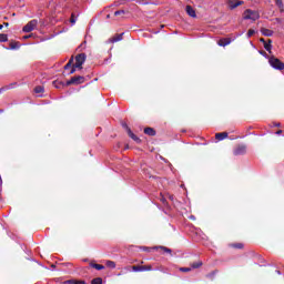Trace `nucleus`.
<instances>
[{
  "mask_svg": "<svg viewBox=\"0 0 284 284\" xmlns=\"http://www.w3.org/2000/svg\"><path fill=\"white\" fill-rule=\"evenodd\" d=\"M243 19L244 21H258V19H261V14L258 13V11L246 9L243 12Z\"/></svg>",
  "mask_w": 284,
  "mask_h": 284,
  "instance_id": "nucleus-1",
  "label": "nucleus"
},
{
  "mask_svg": "<svg viewBox=\"0 0 284 284\" xmlns=\"http://www.w3.org/2000/svg\"><path fill=\"white\" fill-rule=\"evenodd\" d=\"M190 219H191L192 221H194V220H195L194 215H191V216H190Z\"/></svg>",
  "mask_w": 284,
  "mask_h": 284,
  "instance_id": "nucleus-36",
  "label": "nucleus"
},
{
  "mask_svg": "<svg viewBox=\"0 0 284 284\" xmlns=\"http://www.w3.org/2000/svg\"><path fill=\"white\" fill-rule=\"evenodd\" d=\"M43 91H44V89L42 85L36 87V89H34L36 94H39V97H41V94H43Z\"/></svg>",
  "mask_w": 284,
  "mask_h": 284,
  "instance_id": "nucleus-17",
  "label": "nucleus"
},
{
  "mask_svg": "<svg viewBox=\"0 0 284 284\" xmlns=\"http://www.w3.org/2000/svg\"><path fill=\"white\" fill-rule=\"evenodd\" d=\"M246 150H247V146H245V145L242 144V145H240V146H237V148L235 149L234 154H236V155H239V154H245Z\"/></svg>",
  "mask_w": 284,
  "mask_h": 284,
  "instance_id": "nucleus-9",
  "label": "nucleus"
},
{
  "mask_svg": "<svg viewBox=\"0 0 284 284\" xmlns=\"http://www.w3.org/2000/svg\"><path fill=\"white\" fill-rule=\"evenodd\" d=\"M90 267H93L94 270H105V266L101 265V264H94V263H91L90 264Z\"/></svg>",
  "mask_w": 284,
  "mask_h": 284,
  "instance_id": "nucleus-18",
  "label": "nucleus"
},
{
  "mask_svg": "<svg viewBox=\"0 0 284 284\" xmlns=\"http://www.w3.org/2000/svg\"><path fill=\"white\" fill-rule=\"evenodd\" d=\"M9 45H10V47L7 48V50H19V48H20L19 42H10Z\"/></svg>",
  "mask_w": 284,
  "mask_h": 284,
  "instance_id": "nucleus-16",
  "label": "nucleus"
},
{
  "mask_svg": "<svg viewBox=\"0 0 284 284\" xmlns=\"http://www.w3.org/2000/svg\"><path fill=\"white\" fill-rule=\"evenodd\" d=\"M261 54H262L263 57L267 58V54H266V53H264V52H261Z\"/></svg>",
  "mask_w": 284,
  "mask_h": 284,
  "instance_id": "nucleus-35",
  "label": "nucleus"
},
{
  "mask_svg": "<svg viewBox=\"0 0 284 284\" xmlns=\"http://www.w3.org/2000/svg\"><path fill=\"white\" fill-rule=\"evenodd\" d=\"M261 33L264 36V37H272L274 34V31L270 30V29H261Z\"/></svg>",
  "mask_w": 284,
  "mask_h": 284,
  "instance_id": "nucleus-12",
  "label": "nucleus"
},
{
  "mask_svg": "<svg viewBox=\"0 0 284 284\" xmlns=\"http://www.w3.org/2000/svg\"><path fill=\"white\" fill-rule=\"evenodd\" d=\"M91 284H103V280L101 277H97L92 280Z\"/></svg>",
  "mask_w": 284,
  "mask_h": 284,
  "instance_id": "nucleus-23",
  "label": "nucleus"
},
{
  "mask_svg": "<svg viewBox=\"0 0 284 284\" xmlns=\"http://www.w3.org/2000/svg\"><path fill=\"white\" fill-rule=\"evenodd\" d=\"M70 68H72V60H70V61L64 65V70H70Z\"/></svg>",
  "mask_w": 284,
  "mask_h": 284,
  "instance_id": "nucleus-27",
  "label": "nucleus"
},
{
  "mask_svg": "<svg viewBox=\"0 0 284 284\" xmlns=\"http://www.w3.org/2000/svg\"><path fill=\"white\" fill-rule=\"evenodd\" d=\"M234 247H237L239 250H241V247H243V244H235Z\"/></svg>",
  "mask_w": 284,
  "mask_h": 284,
  "instance_id": "nucleus-32",
  "label": "nucleus"
},
{
  "mask_svg": "<svg viewBox=\"0 0 284 284\" xmlns=\"http://www.w3.org/2000/svg\"><path fill=\"white\" fill-rule=\"evenodd\" d=\"M160 250H163V252H166L168 254H172V250L165 247V246H159Z\"/></svg>",
  "mask_w": 284,
  "mask_h": 284,
  "instance_id": "nucleus-26",
  "label": "nucleus"
},
{
  "mask_svg": "<svg viewBox=\"0 0 284 284\" xmlns=\"http://www.w3.org/2000/svg\"><path fill=\"white\" fill-rule=\"evenodd\" d=\"M275 3L277 6V8H280V10H283V8H284L283 0H275Z\"/></svg>",
  "mask_w": 284,
  "mask_h": 284,
  "instance_id": "nucleus-24",
  "label": "nucleus"
},
{
  "mask_svg": "<svg viewBox=\"0 0 284 284\" xmlns=\"http://www.w3.org/2000/svg\"><path fill=\"white\" fill-rule=\"evenodd\" d=\"M277 134H281V131H278Z\"/></svg>",
  "mask_w": 284,
  "mask_h": 284,
  "instance_id": "nucleus-41",
  "label": "nucleus"
},
{
  "mask_svg": "<svg viewBox=\"0 0 284 284\" xmlns=\"http://www.w3.org/2000/svg\"><path fill=\"white\" fill-rule=\"evenodd\" d=\"M215 139H216L217 141H223V140L227 139V133H225V132L216 133V134H215Z\"/></svg>",
  "mask_w": 284,
  "mask_h": 284,
  "instance_id": "nucleus-14",
  "label": "nucleus"
},
{
  "mask_svg": "<svg viewBox=\"0 0 284 284\" xmlns=\"http://www.w3.org/2000/svg\"><path fill=\"white\" fill-rule=\"evenodd\" d=\"M264 49L266 50V52L272 54V40H268L267 42H264Z\"/></svg>",
  "mask_w": 284,
  "mask_h": 284,
  "instance_id": "nucleus-13",
  "label": "nucleus"
},
{
  "mask_svg": "<svg viewBox=\"0 0 284 284\" xmlns=\"http://www.w3.org/2000/svg\"><path fill=\"white\" fill-rule=\"evenodd\" d=\"M81 83H85V78L78 75L71 78L68 82L67 85H81Z\"/></svg>",
  "mask_w": 284,
  "mask_h": 284,
  "instance_id": "nucleus-5",
  "label": "nucleus"
},
{
  "mask_svg": "<svg viewBox=\"0 0 284 284\" xmlns=\"http://www.w3.org/2000/svg\"><path fill=\"white\" fill-rule=\"evenodd\" d=\"M105 265H106V267H110L111 270H114V267H116V263H114L112 261H106Z\"/></svg>",
  "mask_w": 284,
  "mask_h": 284,
  "instance_id": "nucleus-21",
  "label": "nucleus"
},
{
  "mask_svg": "<svg viewBox=\"0 0 284 284\" xmlns=\"http://www.w3.org/2000/svg\"><path fill=\"white\" fill-rule=\"evenodd\" d=\"M186 13L189 14V17H192L193 19L196 18V11L194 10V8L186 6Z\"/></svg>",
  "mask_w": 284,
  "mask_h": 284,
  "instance_id": "nucleus-11",
  "label": "nucleus"
},
{
  "mask_svg": "<svg viewBox=\"0 0 284 284\" xmlns=\"http://www.w3.org/2000/svg\"><path fill=\"white\" fill-rule=\"evenodd\" d=\"M6 27H8V23H4Z\"/></svg>",
  "mask_w": 284,
  "mask_h": 284,
  "instance_id": "nucleus-40",
  "label": "nucleus"
},
{
  "mask_svg": "<svg viewBox=\"0 0 284 284\" xmlns=\"http://www.w3.org/2000/svg\"><path fill=\"white\" fill-rule=\"evenodd\" d=\"M181 272H192L191 267H182L180 268Z\"/></svg>",
  "mask_w": 284,
  "mask_h": 284,
  "instance_id": "nucleus-29",
  "label": "nucleus"
},
{
  "mask_svg": "<svg viewBox=\"0 0 284 284\" xmlns=\"http://www.w3.org/2000/svg\"><path fill=\"white\" fill-rule=\"evenodd\" d=\"M87 55L85 53H80L75 57L74 68L81 70L83 68V63H85Z\"/></svg>",
  "mask_w": 284,
  "mask_h": 284,
  "instance_id": "nucleus-3",
  "label": "nucleus"
},
{
  "mask_svg": "<svg viewBox=\"0 0 284 284\" xmlns=\"http://www.w3.org/2000/svg\"><path fill=\"white\" fill-rule=\"evenodd\" d=\"M0 30H3V24H0Z\"/></svg>",
  "mask_w": 284,
  "mask_h": 284,
  "instance_id": "nucleus-39",
  "label": "nucleus"
},
{
  "mask_svg": "<svg viewBox=\"0 0 284 284\" xmlns=\"http://www.w3.org/2000/svg\"><path fill=\"white\" fill-rule=\"evenodd\" d=\"M123 40V34H119L116 36L115 38L112 39V43H116L119 41H122Z\"/></svg>",
  "mask_w": 284,
  "mask_h": 284,
  "instance_id": "nucleus-22",
  "label": "nucleus"
},
{
  "mask_svg": "<svg viewBox=\"0 0 284 284\" xmlns=\"http://www.w3.org/2000/svg\"><path fill=\"white\" fill-rule=\"evenodd\" d=\"M0 183H2V181H1V176H0Z\"/></svg>",
  "mask_w": 284,
  "mask_h": 284,
  "instance_id": "nucleus-42",
  "label": "nucleus"
},
{
  "mask_svg": "<svg viewBox=\"0 0 284 284\" xmlns=\"http://www.w3.org/2000/svg\"><path fill=\"white\" fill-rule=\"evenodd\" d=\"M65 284H77V281H72V280H69L67 282H64Z\"/></svg>",
  "mask_w": 284,
  "mask_h": 284,
  "instance_id": "nucleus-31",
  "label": "nucleus"
},
{
  "mask_svg": "<svg viewBox=\"0 0 284 284\" xmlns=\"http://www.w3.org/2000/svg\"><path fill=\"white\" fill-rule=\"evenodd\" d=\"M71 23L72 26H74V23H77V20H74V18H71Z\"/></svg>",
  "mask_w": 284,
  "mask_h": 284,
  "instance_id": "nucleus-34",
  "label": "nucleus"
},
{
  "mask_svg": "<svg viewBox=\"0 0 284 284\" xmlns=\"http://www.w3.org/2000/svg\"><path fill=\"white\" fill-rule=\"evenodd\" d=\"M201 265H203V262L199 261V262H194L191 267L192 270H199V267H201Z\"/></svg>",
  "mask_w": 284,
  "mask_h": 284,
  "instance_id": "nucleus-19",
  "label": "nucleus"
},
{
  "mask_svg": "<svg viewBox=\"0 0 284 284\" xmlns=\"http://www.w3.org/2000/svg\"><path fill=\"white\" fill-rule=\"evenodd\" d=\"M77 72V67H72L71 71H70V74H74Z\"/></svg>",
  "mask_w": 284,
  "mask_h": 284,
  "instance_id": "nucleus-30",
  "label": "nucleus"
},
{
  "mask_svg": "<svg viewBox=\"0 0 284 284\" xmlns=\"http://www.w3.org/2000/svg\"><path fill=\"white\" fill-rule=\"evenodd\" d=\"M152 270V266H134V272H150Z\"/></svg>",
  "mask_w": 284,
  "mask_h": 284,
  "instance_id": "nucleus-10",
  "label": "nucleus"
},
{
  "mask_svg": "<svg viewBox=\"0 0 284 284\" xmlns=\"http://www.w3.org/2000/svg\"><path fill=\"white\" fill-rule=\"evenodd\" d=\"M23 39H30V36H24Z\"/></svg>",
  "mask_w": 284,
  "mask_h": 284,
  "instance_id": "nucleus-37",
  "label": "nucleus"
},
{
  "mask_svg": "<svg viewBox=\"0 0 284 284\" xmlns=\"http://www.w3.org/2000/svg\"><path fill=\"white\" fill-rule=\"evenodd\" d=\"M123 128H125L129 136L133 139V141H136V143H141V139H139L134 133H132V130L128 128V124H123Z\"/></svg>",
  "mask_w": 284,
  "mask_h": 284,
  "instance_id": "nucleus-7",
  "label": "nucleus"
},
{
  "mask_svg": "<svg viewBox=\"0 0 284 284\" xmlns=\"http://www.w3.org/2000/svg\"><path fill=\"white\" fill-rule=\"evenodd\" d=\"M119 14H125V10H119L114 12V17H119Z\"/></svg>",
  "mask_w": 284,
  "mask_h": 284,
  "instance_id": "nucleus-28",
  "label": "nucleus"
},
{
  "mask_svg": "<svg viewBox=\"0 0 284 284\" xmlns=\"http://www.w3.org/2000/svg\"><path fill=\"white\" fill-rule=\"evenodd\" d=\"M6 41H8V34L0 33V43H6Z\"/></svg>",
  "mask_w": 284,
  "mask_h": 284,
  "instance_id": "nucleus-20",
  "label": "nucleus"
},
{
  "mask_svg": "<svg viewBox=\"0 0 284 284\" xmlns=\"http://www.w3.org/2000/svg\"><path fill=\"white\" fill-rule=\"evenodd\" d=\"M37 26H39V21L31 20L22 28V32H32L33 30H36Z\"/></svg>",
  "mask_w": 284,
  "mask_h": 284,
  "instance_id": "nucleus-4",
  "label": "nucleus"
},
{
  "mask_svg": "<svg viewBox=\"0 0 284 284\" xmlns=\"http://www.w3.org/2000/svg\"><path fill=\"white\" fill-rule=\"evenodd\" d=\"M75 284H85L84 281H75Z\"/></svg>",
  "mask_w": 284,
  "mask_h": 284,
  "instance_id": "nucleus-33",
  "label": "nucleus"
},
{
  "mask_svg": "<svg viewBox=\"0 0 284 284\" xmlns=\"http://www.w3.org/2000/svg\"><path fill=\"white\" fill-rule=\"evenodd\" d=\"M254 34H256V31L254 29H250L247 32V38L250 39V37H254Z\"/></svg>",
  "mask_w": 284,
  "mask_h": 284,
  "instance_id": "nucleus-25",
  "label": "nucleus"
},
{
  "mask_svg": "<svg viewBox=\"0 0 284 284\" xmlns=\"http://www.w3.org/2000/svg\"><path fill=\"white\" fill-rule=\"evenodd\" d=\"M243 1L242 0H229L227 1V6L230 8V10H236V8H239V6H243Z\"/></svg>",
  "mask_w": 284,
  "mask_h": 284,
  "instance_id": "nucleus-6",
  "label": "nucleus"
},
{
  "mask_svg": "<svg viewBox=\"0 0 284 284\" xmlns=\"http://www.w3.org/2000/svg\"><path fill=\"white\" fill-rule=\"evenodd\" d=\"M260 41H261L262 43H265V39H260Z\"/></svg>",
  "mask_w": 284,
  "mask_h": 284,
  "instance_id": "nucleus-38",
  "label": "nucleus"
},
{
  "mask_svg": "<svg viewBox=\"0 0 284 284\" xmlns=\"http://www.w3.org/2000/svg\"><path fill=\"white\" fill-rule=\"evenodd\" d=\"M232 39L230 38H223L221 40H219L217 45H220L221 48H225V45H230V43H232Z\"/></svg>",
  "mask_w": 284,
  "mask_h": 284,
  "instance_id": "nucleus-8",
  "label": "nucleus"
},
{
  "mask_svg": "<svg viewBox=\"0 0 284 284\" xmlns=\"http://www.w3.org/2000/svg\"><path fill=\"white\" fill-rule=\"evenodd\" d=\"M144 134H148L149 136H154L156 134V131H154V129L152 128H145Z\"/></svg>",
  "mask_w": 284,
  "mask_h": 284,
  "instance_id": "nucleus-15",
  "label": "nucleus"
},
{
  "mask_svg": "<svg viewBox=\"0 0 284 284\" xmlns=\"http://www.w3.org/2000/svg\"><path fill=\"white\" fill-rule=\"evenodd\" d=\"M268 63L271 65V68H273L274 70H283L284 69V63L281 62L276 57L272 55L271 58H268Z\"/></svg>",
  "mask_w": 284,
  "mask_h": 284,
  "instance_id": "nucleus-2",
  "label": "nucleus"
}]
</instances>
